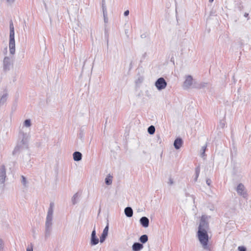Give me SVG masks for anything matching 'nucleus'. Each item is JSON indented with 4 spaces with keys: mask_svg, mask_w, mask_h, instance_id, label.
Segmentation results:
<instances>
[{
    "mask_svg": "<svg viewBox=\"0 0 251 251\" xmlns=\"http://www.w3.org/2000/svg\"><path fill=\"white\" fill-rule=\"evenodd\" d=\"M208 229L209 224L208 222V217L205 215H202L201 217L198 227L197 236L200 243L205 250L209 249L208 246L209 237L207 233Z\"/></svg>",
    "mask_w": 251,
    "mask_h": 251,
    "instance_id": "obj_1",
    "label": "nucleus"
},
{
    "mask_svg": "<svg viewBox=\"0 0 251 251\" xmlns=\"http://www.w3.org/2000/svg\"><path fill=\"white\" fill-rule=\"evenodd\" d=\"M19 141L13 151V154L15 155L23 149L28 148V136L26 133L20 131L19 133Z\"/></svg>",
    "mask_w": 251,
    "mask_h": 251,
    "instance_id": "obj_2",
    "label": "nucleus"
},
{
    "mask_svg": "<svg viewBox=\"0 0 251 251\" xmlns=\"http://www.w3.org/2000/svg\"><path fill=\"white\" fill-rule=\"evenodd\" d=\"M54 203L50 202L48 209L45 223V236L48 237L50 235L52 225V218L53 213Z\"/></svg>",
    "mask_w": 251,
    "mask_h": 251,
    "instance_id": "obj_3",
    "label": "nucleus"
},
{
    "mask_svg": "<svg viewBox=\"0 0 251 251\" xmlns=\"http://www.w3.org/2000/svg\"><path fill=\"white\" fill-rule=\"evenodd\" d=\"M9 27V51L11 54H14L15 52V32L14 25L12 21L10 22Z\"/></svg>",
    "mask_w": 251,
    "mask_h": 251,
    "instance_id": "obj_4",
    "label": "nucleus"
},
{
    "mask_svg": "<svg viewBox=\"0 0 251 251\" xmlns=\"http://www.w3.org/2000/svg\"><path fill=\"white\" fill-rule=\"evenodd\" d=\"M167 82L163 77H160L158 78L155 82V86L158 90H161L165 89L167 86Z\"/></svg>",
    "mask_w": 251,
    "mask_h": 251,
    "instance_id": "obj_5",
    "label": "nucleus"
},
{
    "mask_svg": "<svg viewBox=\"0 0 251 251\" xmlns=\"http://www.w3.org/2000/svg\"><path fill=\"white\" fill-rule=\"evenodd\" d=\"M12 65L11 58L8 56H5L3 60V70L4 72H7L10 70Z\"/></svg>",
    "mask_w": 251,
    "mask_h": 251,
    "instance_id": "obj_6",
    "label": "nucleus"
},
{
    "mask_svg": "<svg viewBox=\"0 0 251 251\" xmlns=\"http://www.w3.org/2000/svg\"><path fill=\"white\" fill-rule=\"evenodd\" d=\"M99 239L96 235V226H95L91 233L90 244L92 246H95L99 243Z\"/></svg>",
    "mask_w": 251,
    "mask_h": 251,
    "instance_id": "obj_7",
    "label": "nucleus"
},
{
    "mask_svg": "<svg viewBox=\"0 0 251 251\" xmlns=\"http://www.w3.org/2000/svg\"><path fill=\"white\" fill-rule=\"evenodd\" d=\"M6 177V169L4 165L0 166V184H3L5 181Z\"/></svg>",
    "mask_w": 251,
    "mask_h": 251,
    "instance_id": "obj_8",
    "label": "nucleus"
},
{
    "mask_svg": "<svg viewBox=\"0 0 251 251\" xmlns=\"http://www.w3.org/2000/svg\"><path fill=\"white\" fill-rule=\"evenodd\" d=\"M109 229V223L108 220L107 221V225L104 229L103 230L102 233L100 236V242L103 243L106 239L108 233Z\"/></svg>",
    "mask_w": 251,
    "mask_h": 251,
    "instance_id": "obj_9",
    "label": "nucleus"
},
{
    "mask_svg": "<svg viewBox=\"0 0 251 251\" xmlns=\"http://www.w3.org/2000/svg\"><path fill=\"white\" fill-rule=\"evenodd\" d=\"M193 77L191 75L186 76L185 80L183 83V88L184 89H189L192 84Z\"/></svg>",
    "mask_w": 251,
    "mask_h": 251,
    "instance_id": "obj_10",
    "label": "nucleus"
},
{
    "mask_svg": "<svg viewBox=\"0 0 251 251\" xmlns=\"http://www.w3.org/2000/svg\"><path fill=\"white\" fill-rule=\"evenodd\" d=\"M245 187L243 184L240 183L237 187L236 191L237 193L242 196L244 198H246L247 194L246 192L244 191Z\"/></svg>",
    "mask_w": 251,
    "mask_h": 251,
    "instance_id": "obj_11",
    "label": "nucleus"
},
{
    "mask_svg": "<svg viewBox=\"0 0 251 251\" xmlns=\"http://www.w3.org/2000/svg\"><path fill=\"white\" fill-rule=\"evenodd\" d=\"M140 223L144 227H147L149 226V219L146 217H142L140 219Z\"/></svg>",
    "mask_w": 251,
    "mask_h": 251,
    "instance_id": "obj_12",
    "label": "nucleus"
},
{
    "mask_svg": "<svg viewBox=\"0 0 251 251\" xmlns=\"http://www.w3.org/2000/svg\"><path fill=\"white\" fill-rule=\"evenodd\" d=\"M183 144V141L181 138H176L174 143V146L176 149L178 150L182 146Z\"/></svg>",
    "mask_w": 251,
    "mask_h": 251,
    "instance_id": "obj_13",
    "label": "nucleus"
},
{
    "mask_svg": "<svg viewBox=\"0 0 251 251\" xmlns=\"http://www.w3.org/2000/svg\"><path fill=\"white\" fill-rule=\"evenodd\" d=\"M143 245L138 242L133 243L132 249L133 251H139L143 248Z\"/></svg>",
    "mask_w": 251,
    "mask_h": 251,
    "instance_id": "obj_14",
    "label": "nucleus"
},
{
    "mask_svg": "<svg viewBox=\"0 0 251 251\" xmlns=\"http://www.w3.org/2000/svg\"><path fill=\"white\" fill-rule=\"evenodd\" d=\"M73 156L74 160L75 161H79L82 159V155L79 151H75Z\"/></svg>",
    "mask_w": 251,
    "mask_h": 251,
    "instance_id": "obj_15",
    "label": "nucleus"
},
{
    "mask_svg": "<svg viewBox=\"0 0 251 251\" xmlns=\"http://www.w3.org/2000/svg\"><path fill=\"white\" fill-rule=\"evenodd\" d=\"M125 214L127 217H131L133 215V210L130 207H126L125 209Z\"/></svg>",
    "mask_w": 251,
    "mask_h": 251,
    "instance_id": "obj_16",
    "label": "nucleus"
},
{
    "mask_svg": "<svg viewBox=\"0 0 251 251\" xmlns=\"http://www.w3.org/2000/svg\"><path fill=\"white\" fill-rule=\"evenodd\" d=\"M139 240L142 244H145L148 240V236L146 234L142 235L140 237Z\"/></svg>",
    "mask_w": 251,
    "mask_h": 251,
    "instance_id": "obj_17",
    "label": "nucleus"
},
{
    "mask_svg": "<svg viewBox=\"0 0 251 251\" xmlns=\"http://www.w3.org/2000/svg\"><path fill=\"white\" fill-rule=\"evenodd\" d=\"M8 94L4 93L0 98V105H3L6 101Z\"/></svg>",
    "mask_w": 251,
    "mask_h": 251,
    "instance_id": "obj_18",
    "label": "nucleus"
},
{
    "mask_svg": "<svg viewBox=\"0 0 251 251\" xmlns=\"http://www.w3.org/2000/svg\"><path fill=\"white\" fill-rule=\"evenodd\" d=\"M112 176L109 175L106 177L105 178V183L106 185H109L112 184Z\"/></svg>",
    "mask_w": 251,
    "mask_h": 251,
    "instance_id": "obj_19",
    "label": "nucleus"
},
{
    "mask_svg": "<svg viewBox=\"0 0 251 251\" xmlns=\"http://www.w3.org/2000/svg\"><path fill=\"white\" fill-rule=\"evenodd\" d=\"M207 85H208L207 83L201 82L200 83H199L198 84H197L195 86V87L197 88H198V89H201V88H203L204 87H206Z\"/></svg>",
    "mask_w": 251,
    "mask_h": 251,
    "instance_id": "obj_20",
    "label": "nucleus"
},
{
    "mask_svg": "<svg viewBox=\"0 0 251 251\" xmlns=\"http://www.w3.org/2000/svg\"><path fill=\"white\" fill-rule=\"evenodd\" d=\"M155 131V127L153 126H150L148 128V132L150 134H153Z\"/></svg>",
    "mask_w": 251,
    "mask_h": 251,
    "instance_id": "obj_21",
    "label": "nucleus"
},
{
    "mask_svg": "<svg viewBox=\"0 0 251 251\" xmlns=\"http://www.w3.org/2000/svg\"><path fill=\"white\" fill-rule=\"evenodd\" d=\"M200 173V166H198L196 168V169H195L196 177L195 178V181L197 180V179L199 177Z\"/></svg>",
    "mask_w": 251,
    "mask_h": 251,
    "instance_id": "obj_22",
    "label": "nucleus"
},
{
    "mask_svg": "<svg viewBox=\"0 0 251 251\" xmlns=\"http://www.w3.org/2000/svg\"><path fill=\"white\" fill-rule=\"evenodd\" d=\"M1 1L8 5H11L14 3L15 0H1Z\"/></svg>",
    "mask_w": 251,
    "mask_h": 251,
    "instance_id": "obj_23",
    "label": "nucleus"
},
{
    "mask_svg": "<svg viewBox=\"0 0 251 251\" xmlns=\"http://www.w3.org/2000/svg\"><path fill=\"white\" fill-rule=\"evenodd\" d=\"M78 198L77 193H75L72 199V201L73 204H75L77 202V199Z\"/></svg>",
    "mask_w": 251,
    "mask_h": 251,
    "instance_id": "obj_24",
    "label": "nucleus"
},
{
    "mask_svg": "<svg viewBox=\"0 0 251 251\" xmlns=\"http://www.w3.org/2000/svg\"><path fill=\"white\" fill-rule=\"evenodd\" d=\"M31 125V121L30 119H26L24 121V126L25 127H29Z\"/></svg>",
    "mask_w": 251,
    "mask_h": 251,
    "instance_id": "obj_25",
    "label": "nucleus"
},
{
    "mask_svg": "<svg viewBox=\"0 0 251 251\" xmlns=\"http://www.w3.org/2000/svg\"><path fill=\"white\" fill-rule=\"evenodd\" d=\"M206 148H207V144H206L205 145L203 146L201 148V155L202 157H203L205 155V152Z\"/></svg>",
    "mask_w": 251,
    "mask_h": 251,
    "instance_id": "obj_26",
    "label": "nucleus"
},
{
    "mask_svg": "<svg viewBox=\"0 0 251 251\" xmlns=\"http://www.w3.org/2000/svg\"><path fill=\"white\" fill-rule=\"evenodd\" d=\"M84 137V133L82 130H80L79 133L78 134V137L82 140Z\"/></svg>",
    "mask_w": 251,
    "mask_h": 251,
    "instance_id": "obj_27",
    "label": "nucleus"
},
{
    "mask_svg": "<svg viewBox=\"0 0 251 251\" xmlns=\"http://www.w3.org/2000/svg\"><path fill=\"white\" fill-rule=\"evenodd\" d=\"M103 18H104V22L105 23H107L108 22V19L107 17V13H103Z\"/></svg>",
    "mask_w": 251,
    "mask_h": 251,
    "instance_id": "obj_28",
    "label": "nucleus"
},
{
    "mask_svg": "<svg viewBox=\"0 0 251 251\" xmlns=\"http://www.w3.org/2000/svg\"><path fill=\"white\" fill-rule=\"evenodd\" d=\"M238 251H246V248L244 246H239L238 248Z\"/></svg>",
    "mask_w": 251,
    "mask_h": 251,
    "instance_id": "obj_29",
    "label": "nucleus"
},
{
    "mask_svg": "<svg viewBox=\"0 0 251 251\" xmlns=\"http://www.w3.org/2000/svg\"><path fill=\"white\" fill-rule=\"evenodd\" d=\"M103 13H107L106 4L101 5Z\"/></svg>",
    "mask_w": 251,
    "mask_h": 251,
    "instance_id": "obj_30",
    "label": "nucleus"
},
{
    "mask_svg": "<svg viewBox=\"0 0 251 251\" xmlns=\"http://www.w3.org/2000/svg\"><path fill=\"white\" fill-rule=\"evenodd\" d=\"M143 80V78L142 77H140L138 78L137 80H136V83H141Z\"/></svg>",
    "mask_w": 251,
    "mask_h": 251,
    "instance_id": "obj_31",
    "label": "nucleus"
},
{
    "mask_svg": "<svg viewBox=\"0 0 251 251\" xmlns=\"http://www.w3.org/2000/svg\"><path fill=\"white\" fill-rule=\"evenodd\" d=\"M168 184L170 185H173L174 184L173 179L171 177H170L169 178Z\"/></svg>",
    "mask_w": 251,
    "mask_h": 251,
    "instance_id": "obj_32",
    "label": "nucleus"
},
{
    "mask_svg": "<svg viewBox=\"0 0 251 251\" xmlns=\"http://www.w3.org/2000/svg\"><path fill=\"white\" fill-rule=\"evenodd\" d=\"M206 184L209 186H210V185H211V180L209 178H207L206 180Z\"/></svg>",
    "mask_w": 251,
    "mask_h": 251,
    "instance_id": "obj_33",
    "label": "nucleus"
},
{
    "mask_svg": "<svg viewBox=\"0 0 251 251\" xmlns=\"http://www.w3.org/2000/svg\"><path fill=\"white\" fill-rule=\"evenodd\" d=\"M22 182L24 185H25V182H26V178L25 176H22Z\"/></svg>",
    "mask_w": 251,
    "mask_h": 251,
    "instance_id": "obj_34",
    "label": "nucleus"
},
{
    "mask_svg": "<svg viewBox=\"0 0 251 251\" xmlns=\"http://www.w3.org/2000/svg\"><path fill=\"white\" fill-rule=\"evenodd\" d=\"M220 126L222 128H223L225 126V123H224V122H223V121H220Z\"/></svg>",
    "mask_w": 251,
    "mask_h": 251,
    "instance_id": "obj_35",
    "label": "nucleus"
},
{
    "mask_svg": "<svg viewBox=\"0 0 251 251\" xmlns=\"http://www.w3.org/2000/svg\"><path fill=\"white\" fill-rule=\"evenodd\" d=\"M129 10H127L125 11L124 12V16H128L129 15Z\"/></svg>",
    "mask_w": 251,
    "mask_h": 251,
    "instance_id": "obj_36",
    "label": "nucleus"
},
{
    "mask_svg": "<svg viewBox=\"0 0 251 251\" xmlns=\"http://www.w3.org/2000/svg\"><path fill=\"white\" fill-rule=\"evenodd\" d=\"M26 251H33L32 246L30 247H28L26 249Z\"/></svg>",
    "mask_w": 251,
    "mask_h": 251,
    "instance_id": "obj_37",
    "label": "nucleus"
},
{
    "mask_svg": "<svg viewBox=\"0 0 251 251\" xmlns=\"http://www.w3.org/2000/svg\"><path fill=\"white\" fill-rule=\"evenodd\" d=\"M184 191H185V195L186 197H189L190 196V194L186 192V190H184Z\"/></svg>",
    "mask_w": 251,
    "mask_h": 251,
    "instance_id": "obj_38",
    "label": "nucleus"
},
{
    "mask_svg": "<svg viewBox=\"0 0 251 251\" xmlns=\"http://www.w3.org/2000/svg\"><path fill=\"white\" fill-rule=\"evenodd\" d=\"M141 37L142 38H145V37H146V35H145V34H141Z\"/></svg>",
    "mask_w": 251,
    "mask_h": 251,
    "instance_id": "obj_39",
    "label": "nucleus"
},
{
    "mask_svg": "<svg viewBox=\"0 0 251 251\" xmlns=\"http://www.w3.org/2000/svg\"><path fill=\"white\" fill-rule=\"evenodd\" d=\"M106 4L105 0H102V4L101 5Z\"/></svg>",
    "mask_w": 251,
    "mask_h": 251,
    "instance_id": "obj_40",
    "label": "nucleus"
},
{
    "mask_svg": "<svg viewBox=\"0 0 251 251\" xmlns=\"http://www.w3.org/2000/svg\"><path fill=\"white\" fill-rule=\"evenodd\" d=\"M127 33H128V30H125V33L126 34V36L127 37H128V35H127Z\"/></svg>",
    "mask_w": 251,
    "mask_h": 251,
    "instance_id": "obj_41",
    "label": "nucleus"
},
{
    "mask_svg": "<svg viewBox=\"0 0 251 251\" xmlns=\"http://www.w3.org/2000/svg\"><path fill=\"white\" fill-rule=\"evenodd\" d=\"M249 16V14L248 13H245V14H244V16L245 17H247L248 16Z\"/></svg>",
    "mask_w": 251,
    "mask_h": 251,
    "instance_id": "obj_42",
    "label": "nucleus"
},
{
    "mask_svg": "<svg viewBox=\"0 0 251 251\" xmlns=\"http://www.w3.org/2000/svg\"><path fill=\"white\" fill-rule=\"evenodd\" d=\"M85 62H86V60H85L84 61V62H83V64L82 68H84V65H85Z\"/></svg>",
    "mask_w": 251,
    "mask_h": 251,
    "instance_id": "obj_43",
    "label": "nucleus"
},
{
    "mask_svg": "<svg viewBox=\"0 0 251 251\" xmlns=\"http://www.w3.org/2000/svg\"><path fill=\"white\" fill-rule=\"evenodd\" d=\"M214 1V0H209V2L211 3Z\"/></svg>",
    "mask_w": 251,
    "mask_h": 251,
    "instance_id": "obj_44",
    "label": "nucleus"
},
{
    "mask_svg": "<svg viewBox=\"0 0 251 251\" xmlns=\"http://www.w3.org/2000/svg\"><path fill=\"white\" fill-rule=\"evenodd\" d=\"M107 44L108 43V39L107 40Z\"/></svg>",
    "mask_w": 251,
    "mask_h": 251,
    "instance_id": "obj_45",
    "label": "nucleus"
}]
</instances>
